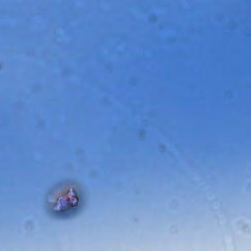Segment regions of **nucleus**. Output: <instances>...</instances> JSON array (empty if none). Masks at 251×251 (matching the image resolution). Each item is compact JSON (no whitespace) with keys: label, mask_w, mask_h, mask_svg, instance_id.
<instances>
[{"label":"nucleus","mask_w":251,"mask_h":251,"mask_svg":"<svg viewBox=\"0 0 251 251\" xmlns=\"http://www.w3.org/2000/svg\"><path fill=\"white\" fill-rule=\"evenodd\" d=\"M75 196L73 197V201L74 200H76L75 204H74L73 203H71V200L70 198H68L66 200L68 205L66 208L61 209L59 210H53L52 214L58 218H65L69 215L68 212H70L71 213H74L75 212L77 208V204L78 202V198L76 196V193L75 192Z\"/></svg>","instance_id":"1"}]
</instances>
